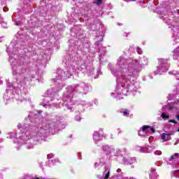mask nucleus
<instances>
[{
  "label": "nucleus",
  "instance_id": "obj_28",
  "mask_svg": "<svg viewBox=\"0 0 179 179\" xmlns=\"http://www.w3.org/2000/svg\"><path fill=\"white\" fill-rule=\"evenodd\" d=\"M62 89V85L59 86V88L57 90V92H59V90H61Z\"/></svg>",
  "mask_w": 179,
  "mask_h": 179
},
{
  "label": "nucleus",
  "instance_id": "obj_34",
  "mask_svg": "<svg viewBox=\"0 0 179 179\" xmlns=\"http://www.w3.org/2000/svg\"><path fill=\"white\" fill-rule=\"evenodd\" d=\"M76 121H80V117H79V119L76 118Z\"/></svg>",
  "mask_w": 179,
  "mask_h": 179
},
{
  "label": "nucleus",
  "instance_id": "obj_16",
  "mask_svg": "<svg viewBox=\"0 0 179 179\" xmlns=\"http://www.w3.org/2000/svg\"><path fill=\"white\" fill-rule=\"evenodd\" d=\"M178 52H179V48H177L175 50H173V59H177V58H176V57H177L178 55Z\"/></svg>",
  "mask_w": 179,
  "mask_h": 179
},
{
  "label": "nucleus",
  "instance_id": "obj_2",
  "mask_svg": "<svg viewBox=\"0 0 179 179\" xmlns=\"http://www.w3.org/2000/svg\"><path fill=\"white\" fill-rule=\"evenodd\" d=\"M18 129L23 133L21 136V139L27 138L29 139L28 143H32L31 145H27L28 149H33L34 145H37V142L41 141L43 136L47 135L48 130L44 128H34V131H30L29 127H18Z\"/></svg>",
  "mask_w": 179,
  "mask_h": 179
},
{
  "label": "nucleus",
  "instance_id": "obj_24",
  "mask_svg": "<svg viewBox=\"0 0 179 179\" xmlns=\"http://www.w3.org/2000/svg\"><path fill=\"white\" fill-rule=\"evenodd\" d=\"M47 93L48 94V93H50V97H51V96H55V94H54V93H52V90H48V91H47Z\"/></svg>",
  "mask_w": 179,
  "mask_h": 179
},
{
  "label": "nucleus",
  "instance_id": "obj_32",
  "mask_svg": "<svg viewBox=\"0 0 179 179\" xmlns=\"http://www.w3.org/2000/svg\"><path fill=\"white\" fill-rule=\"evenodd\" d=\"M48 106H49L48 103H45V104L43 105V107H47Z\"/></svg>",
  "mask_w": 179,
  "mask_h": 179
},
{
  "label": "nucleus",
  "instance_id": "obj_30",
  "mask_svg": "<svg viewBox=\"0 0 179 179\" xmlns=\"http://www.w3.org/2000/svg\"><path fill=\"white\" fill-rule=\"evenodd\" d=\"M0 23H3V19L0 15Z\"/></svg>",
  "mask_w": 179,
  "mask_h": 179
},
{
  "label": "nucleus",
  "instance_id": "obj_7",
  "mask_svg": "<svg viewBox=\"0 0 179 179\" xmlns=\"http://www.w3.org/2000/svg\"><path fill=\"white\" fill-rule=\"evenodd\" d=\"M74 90H75V92H76V90H79L80 93L86 94V92H87V90H89V87L87 86V85H86L85 83H81L80 85V86L77 87L76 89H75Z\"/></svg>",
  "mask_w": 179,
  "mask_h": 179
},
{
  "label": "nucleus",
  "instance_id": "obj_19",
  "mask_svg": "<svg viewBox=\"0 0 179 179\" xmlns=\"http://www.w3.org/2000/svg\"><path fill=\"white\" fill-rule=\"evenodd\" d=\"M162 117L163 118V120H169V116L166 115L165 113H162Z\"/></svg>",
  "mask_w": 179,
  "mask_h": 179
},
{
  "label": "nucleus",
  "instance_id": "obj_41",
  "mask_svg": "<svg viewBox=\"0 0 179 179\" xmlns=\"http://www.w3.org/2000/svg\"><path fill=\"white\" fill-rule=\"evenodd\" d=\"M56 92H57L56 90L54 91L55 93Z\"/></svg>",
  "mask_w": 179,
  "mask_h": 179
},
{
  "label": "nucleus",
  "instance_id": "obj_37",
  "mask_svg": "<svg viewBox=\"0 0 179 179\" xmlns=\"http://www.w3.org/2000/svg\"><path fill=\"white\" fill-rule=\"evenodd\" d=\"M16 138H17V134H15Z\"/></svg>",
  "mask_w": 179,
  "mask_h": 179
},
{
  "label": "nucleus",
  "instance_id": "obj_13",
  "mask_svg": "<svg viewBox=\"0 0 179 179\" xmlns=\"http://www.w3.org/2000/svg\"><path fill=\"white\" fill-rule=\"evenodd\" d=\"M149 176L150 179H158L159 177L156 173V169L152 168L150 171Z\"/></svg>",
  "mask_w": 179,
  "mask_h": 179
},
{
  "label": "nucleus",
  "instance_id": "obj_23",
  "mask_svg": "<svg viewBox=\"0 0 179 179\" xmlns=\"http://www.w3.org/2000/svg\"><path fill=\"white\" fill-rule=\"evenodd\" d=\"M136 51H137L138 54H139V55L142 54V49L137 48Z\"/></svg>",
  "mask_w": 179,
  "mask_h": 179
},
{
  "label": "nucleus",
  "instance_id": "obj_26",
  "mask_svg": "<svg viewBox=\"0 0 179 179\" xmlns=\"http://www.w3.org/2000/svg\"><path fill=\"white\" fill-rule=\"evenodd\" d=\"M95 3H96L97 5H100V3H101V0H96Z\"/></svg>",
  "mask_w": 179,
  "mask_h": 179
},
{
  "label": "nucleus",
  "instance_id": "obj_39",
  "mask_svg": "<svg viewBox=\"0 0 179 179\" xmlns=\"http://www.w3.org/2000/svg\"><path fill=\"white\" fill-rule=\"evenodd\" d=\"M64 99H65V94L64 95Z\"/></svg>",
  "mask_w": 179,
  "mask_h": 179
},
{
  "label": "nucleus",
  "instance_id": "obj_31",
  "mask_svg": "<svg viewBox=\"0 0 179 179\" xmlns=\"http://www.w3.org/2000/svg\"><path fill=\"white\" fill-rule=\"evenodd\" d=\"M57 162H59V159H55V163H57Z\"/></svg>",
  "mask_w": 179,
  "mask_h": 179
},
{
  "label": "nucleus",
  "instance_id": "obj_29",
  "mask_svg": "<svg viewBox=\"0 0 179 179\" xmlns=\"http://www.w3.org/2000/svg\"><path fill=\"white\" fill-rule=\"evenodd\" d=\"M15 26H19L20 24V22L15 21Z\"/></svg>",
  "mask_w": 179,
  "mask_h": 179
},
{
  "label": "nucleus",
  "instance_id": "obj_10",
  "mask_svg": "<svg viewBox=\"0 0 179 179\" xmlns=\"http://www.w3.org/2000/svg\"><path fill=\"white\" fill-rule=\"evenodd\" d=\"M122 90H120V85L116 87L115 93H112L113 97H116L117 100H120V97L118 96H122L124 92H122Z\"/></svg>",
  "mask_w": 179,
  "mask_h": 179
},
{
  "label": "nucleus",
  "instance_id": "obj_42",
  "mask_svg": "<svg viewBox=\"0 0 179 179\" xmlns=\"http://www.w3.org/2000/svg\"><path fill=\"white\" fill-rule=\"evenodd\" d=\"M39 113H42V111H41V110H40V111H39Z\"/></svg>",
  "mask_w": 179,
  "mask_h": 179
},
{
  "label": "nucleus",
  "instance_id": "obj_38",
  "mask_svg": "<svg viewBox=\"0 0 179 179\" xmlns=\"http://www.w3.org/2000/svg\"><path fill=\"white\" fill-rule=\"evenodd\" d=\"M69 110H71L72 108H68Z\"/></svg>",
  "mask_w": 179,
  "mask_h": 179
},
{
  "label": "nucleus",
  "instance_id": "obj_15",
  "mask_svg": "<svg viewBox=\"0 0 179 179\" xmlns=\"http://www.w3.org/2000/svg\"><path fill=\"white\" fill-rule=\"evenodd\" d=\"M7 52H8V55H10V54H16V49L12 48H8L6 49Z\"/></svg>",
  "mask_w": 179,
  "mask_h": 179
},
{
  "label": "nucleus",
  "instance_id": "obj_1",
  "mask_svg": "<svg viewBox=\"0 0 179 179\" xmlns=\"http://www.w3.org/2000/svg\"><path fill=\"white\" fill-rule=\"evenodd\" d=\"M124 59L120 57L117 60V65L120 66L119 71L113 68L111 70L113 75L120 76L117 80L119 85L122 89H127V92L135 90L134 85V78H136L142 71V66L138 60H133L129 64H125Z\"/></svg>",
  "mask_w": 179,
  "mask_h": 179
},
{
  "label": "nucleus",
  "instance_id": "obj_36",
  "mask_svg": "<svg viewBox=\"0 0 179 179\" xmlns=\"http://www.w3.org/2000/svg\"><path fill=\"white\" fill-rule=\"evenodd\" d=\"M13 43H11V47H13Z\"/></svg>",
  "mask_w": 179,
  "mask_h": 179
},
{
  "label": "nucleus",
  "instance_id": "obj_14",
  "mask_svg": "<svg viewBox=\"0 0 179 179\" xmlns=\"http://www.w3.org/2000/svg\"><path fill=\"white\" fill-rule=\"evenodd\" d=\"M178 160H179V153H175L169 159L170 162H178Z\"/></svg>",
  "mask_w": 179,
  "mask_h": 179
},
{
  "label": "nucleus",
  "instance_id": "obj_9",
  "mask_svg": "<svg viewBox=\"0 0 179 179\" xmlns=\"http://www.w3.org/2000/svg\"><path fill=\"white\" fill-rule=\"evenodd\" d=\"M171 135H174L173 133H163L161 134V139L164 142H167L171 139Z\"/></svg>",
  "mask_w": 179,
  "mask_h": 179
},
{
  "label": "nucleus",
  "instance_id": "obj_22",
  "mask_svg": "<svg viewBox=\"0 0 179 179\" xmlns=\"http://www.w3.org/2000/svg\"><path fill=\"white\" fill-rule=\"evenodd\" d=\"M155 155H156L157 156H160V155H162V151L157 150V151L155 152Z\"/></svg>",
  "mask_w": 179,
  "mask_h": 179
},
{
  "label": "nucleus",
  "instance_id": "obj_25",
  "mask_svg": "<svg viewBox=\"0 0 179 179\" xmlns=\"http://www.w3.org/2000/svg\"><path fill=\"white\" fill-rule=\"evenodd\" d=\"M48 159H52V157H54V155L53 154H49L47 156Z\"/></svg>",
  "mask_w": 179,
  "mask_h": 179
},
{
  "label": "nucleus",
  "instance_id": "obj_20",
  "mask_svg": "<svg viewBox=\"0 0 179 179\" xmlns=\"http://www.w3.org/2000/svg\"><path fill=\"white\" fill-rule=\"evenodd\" d=\"M173 176H174L175 177H179V170L175 171L173 172Z\"/></svg>",
  "mask_w": 179,
  "mask_h": 179
},
{
  "label": "nucleus",
  "instance_id": "obj_8",
  "mask_svg": "<svg viewBox=\"0 0 179 179\" xmlns=\"http://www.w3.org/2000/svg\"><path fill=\"white\" fill-rule=\"evenodd\" d=\"M101 136H103V129H99V131H94L93 139L95 142H99L101 139Z\"/></svg>",
  "mask_w": 179,
  "mask_h": 179
},
{
  "label": "nucleus",
  "instance_id": "obj_43",
  "mask_svg": "<svg viewBox=\"0 0 179 179\" xmlns=\"http://www.w3.org/2000/svg\"><path fill=\"white\" fill-rule=\"evenodd\" d=\"M131 1H136V0H131Z\"/></svg>",
  "mask_w": 179,
  "mask_h": 179
},
{
  "label": "nucleus",
  "instance_id": "obj_6",
  "mask_svg": "<svg viewBox=\"0 0 179 179\" xmlns=\"http://www.w3.org/2000/svg\"><path fill=\"white\" fill-rule=\"evenodd\" d=\"M10 62H11L13 73V75H16L15 71H17V69H19V68H20L22 64L19 62H17L16 59H14L13 61H12V59H10Z\"/></svg>",
  "mask_w": 179,
  "mask_h": 179
},
{
  "label": "nucleus",
  "instance_id": "obj_35",
  "mask_svg": "<svg viewBox=\"0 0 179 179\" xmlns=\"http://www.w3.org/2000/svg\"><path fill=\"white\" fill-rule=\"evenodd\" d=\"M0 43H2V38H0Z\"/></svg>",
  "mask_w": 179,
  "mask_h": 179
},
{
  "label": "nucleus",
  "instance_id": "obj_27",
  "mask_svg": "<svg viewBox=\"0 0 179 179\" xmlns=\"http://www.w3.org/2000/svg\"><path fill=\"white\" fill-rule=\"evenodd\" d=\"M169 122H172L173 124H177V122L174 120H169Z\"/></svg>",
  "mask_w": 179,
  "mask_h": 179
},
{
  "label": "nucleus",
  "instance_id": "obj_17",
  "mask_svg": "<svg viewBox=\"0 0 179 179\" xmlns=\"http://www.w3.org/2000/svg\"><path fill=\"white\" fill-rule=\"evenodd\" d=\"M122 114L124 115H129V112H128V110L124 109V110L121 111Z\"/></svg>",
  "mask_w": 179,
  "mask_h": 179
},
{
  "label": "nucleus",
  "instance_id": "obj_40",
  "mask_svg": "<svg viewBox=\"0 0 179 179\" xmlns=\"http://www.w3.org/2000/svg\"><path fill=\"white\" fill-rule=\"evenodd\" d=\"M95 166H97V163L95 164Z\"/></svg>",
  "mask_w": 179,
  "mask_h": 179
},
{
  "label": "nucleus",
  "instance_id": "obj_11",
  "mask_svg": "<svg viewBox=\"0 0 179 179\" xmlns=\"http://www.w3.org/2000/svg\"><path fill=\"white\" fill-rule=\"evenodd\" d=\"M103 150L106 153V155H111L113 152H114V148L109 147L108 145L103 146Z\"/></svg>",
  "mask_w": 179,
  "mask_h": 179
},
{
  "label": "nucleus",
  "instance_id": "obj_18",
  "mask_svg": "<svg viewBox=\"0 0 179 179\" xmlns=\"http://www.w3.org/2000/svg\"><path fill=\"white\" fill-rule=\"evenodd\" d=\"M141 152H143L144 153H150V152H152V148L151 147L148 148L147 151H145L143 150H141Z\"/></svg>",
  "mask_w": 179,
  "mask_h": 179
},
{
  "label": "nucleus",
  "instance_id": "obj_44",
  "mask_svg": "<svg viewBox=\"0 0 179 179\" xmlns=\"http://www.w3.org/2000/svg\"><path fill=\"white\" fill-rule=\"evenodd\" d=\"M178 131L179 132V129H178Z\"/></svg>",
  "mask_w": 179,
  "mask_h": 179
},
{
  "label": "nucleus",
  "instance_id": "obj_33",
  "mask_svg": "<svg viewBox=\"0 0 179 179\" xmlns=\"http://www.w3.org/2000/svg\"><path fill=\"white\" fill-rule=\"evenodd\" d=\"M178 121H179V114L178 115V116L176 117Z\"/></svg>",
  "mask_w": 179,
  "mask_h": 179
},
{
  "label": "nucleus",
  "instance_id": "obj_3",
  "mask_svg": "<svg viewBox=\"0 0 179 179\" xmlns=\"http://www.w3.org/2000/svg\"><path fill=\"white\" fill-rule=\"evenodd\" d=\"M167 60L164 59H161L159 60V62L161 66L157 67L156 71H155V75H162V72H167L169 71V66H166V62Z\"/></svg>",
  "mask_w": 179,
  "mask_h": 179
},
{
  "label": "nucleus",
  "instance_id": "obj_5",
  "mask_svg": "<svg viewBox=\"0 0 179 179\" xmlns=\"http://www.w3.org/2000/svg\"><path fill=\"white\" fill-rule=\"evenodd\" d=\"M141 132H143V134H145L146 135H150V134H154L155 129L150 126L145 125L143 126L141 130L139 131L138 135H141Z\"/></svg>",
  "mask_w": 179,
  "mask_h": 179
},
{
  "label": "nucleus",
  "instance_id": "obj_12",
  "mask_svg": "<svg viewBox=\"0 0 179 179\" xmlns=\"http://www.w3.org/2000/svg\"><path fill=\"white\" fill-rule=\"evenodd\" d=\"M136 162V159H135V158H133V159L124 158L123 159V163H124V164H126L127 166H129V164H134V163H135Z\"/></svg>",
  "mask_w": 179,
  "mask_h": 179
},
{
  "label": "nucleus",
  "instance_id": "obj_4",
  "mask_svg": "<svg viewBox=\"0 0 179 179\" xmlns=\"http://www.w3.org/2000/svg\"><path fill=\"white\" fill-rule=\"evenodd\" d=\"M57 73H59L58 76L55 78V80H60L62 82V80H65V79H68L69 78H71L72 73L71 71H64V70H58Z\"/></svg>",
  "mask_w": 179,
  "mask_h": 179
},
{
  "label": "nucleus",
  "instance_id": "obj_21",
  "mask_svg": "<svg viewBox=\"0 0 179 179\" xmlns=\"http://www.w3.org/2000/svg\"><path fill=\"white\" fill-rule=\"evenodd\" d=\"M173 74L176 75V79H178V80H179V73H178V71H175Z\"/></svg>",
  "mask_w": 179,
  "mask_h": 179
}]
</instances>
